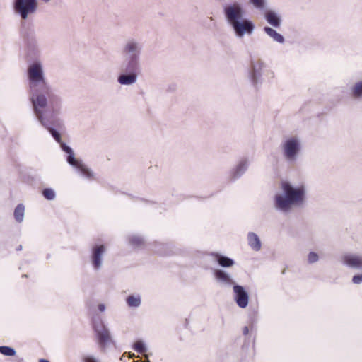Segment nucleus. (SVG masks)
<instances>
[{
    "instance_id": "nucleus-30",
    "label": "nucleus",
    "mask_w": 362,
    "mask_h": 362,
    "mask_svg": "<svg viewBox=\"0 0 362 362\" xmlns=\"http://www.w3.org/2000/svg\"><path fill=\"white\" fill-rule=\"evenodd\" d=\"M319 260V255L315 252H310L307 256V261L308 264H313Z\"/></svg>"
},
{
    "instance_id": "nucleus-4",
    "label": "nucleus",
    "mask_w": 362,
    "mask_h": 362,
    "mask_svg": "<svg viewBox=\"0 0 362 362\" xmlns=\"http://www.w3.org/2000/svg\"><path fill=\"white\" fill-rule=\"evenodd\" d=\"M42 95L45 98V105L37 106L33 101H30L33 105V112L39 122L43 127H47V120L44 117L43 109L48 107L52 113H57L62 107V99L59 96L53 93L51 87L47 91H42Z\"/></svg>"
},
{
    "instance_id": "nucleus-29",
    "label": "nucleus",
    "mask_w": 362,
    "mask_h": 362,
    "mask_svg": "<svg viewBox=\"0 0 362 362\" xmlns=\"http://www.w3.org/2000/svg\"><path fill=\"white\" fill-rule=\"evenodd\" d=\"M134 349L140 354H144L147 350L145 344L141 340H138L135 342Z\"/></svg>"
},
{
    "instance_id": "nucleus-41",
    "label": "nucleus",
    "mask_w": 362,
    "mask_h": 362,
    "mask_svg": "<svg viewBox=\"0 0 362 362\" xmlns=\"http://www.w3.org/2000/svg\"><path fill=\"white\" fill-rule=\"evenodd\" d=\"M133 362H141V360L134 361Z\"/></svg>"
},
{
    "instance_id": "nucleus-18",
    "label": "nucleus",
    "mask_w": 362,
    "mask_h": 362,
    "mask_svg": "<svg viewBox=\"0 0 362 362\" xmlns=\"http://www.w3.org/2000/svg\"><path fill=\"white\" fill-rule=\"evenodd\" d=\"M264 18L267 22L274 28H279L281 25V16L274 10H265Z\"/></svg>"
},
{
    "instance_id": "nucleus-7",
    "label": "nucleus",
    "mask_w": 362,
    "mask_h": 362,
    "mask_svg": "<svg viewBox=\"0 0 362 362\" xmlns=\"http://www.w3.org/2000/svg\"><path fill=\"white\" fill-rule=\"evenodd\" d=\"M38 8L37 0H13V9L21 20L25 21L34 15Z\"/></svg>"
},
{
    "instance_id": "nucleus-9",
    "label": "nucleus",
    "mask_w": 362,
    "mask_h": 362,
    "mask_svg": "<svg viewBox=\"0 0 362 362\" xmlns=\"http://www.w3.org/2000/svg\"><path fill=\"white\" fill-rule=\"evenodd\" d=\"M62 149L68 154L66 157L67 163L72 167L77 169L81 174L86 178L90 179L93 177V173L81 160L75 158V155L72 148L65 143H61Z\"/></svg>"
},
{
    "instance_id": "nucleus-21",
    "label": "nucleus",
    "mask_w": 362,
    "mask_h": 362,
    "mask_svg": "<svg viewBox=\"0 0 362 362\" xmlns=\"http://www.w3.org/2000/svg\"><path fill=\"white\" fill-rule=\"evenodd\" d=\"M215 257L218 264L222 267H231L235 264V261L226 256L216 254Z\"/></svg>"
},
{
    "instance_id": "nucleus-39",
    "label": "nucleus",
    "mask_w": 362,
    "mask_h": 362,
    "mask_svg": "<svg viewBox=\"0 0 362 362\" xmlns=\"http://www.w3.org/2000/svg\"><path fill=\"white\" fill-rule=\"evenodd\" d=\"M43 2L45 3H48L51 0H42Z\"/></svg>"
},
{
    "instance_id": "nucleus-34",
    "label": "nucleus",
    "mask_w": 362,
    "mask_h": 362,
    "mask_svg": "<svg viewBox=\"0 0 362 362\" xmlns=\"http://www.w3.org/2000/svg\"><path fill=\"white\" fill-rule=\"evenodd\" d=\"M98 310L100 312H103L105 310V305L103 303L98 305Z\"/></svg>"
},
{
    "instance_id": "nucleus-11",
    "label": "nucleus",
    "mask_w": 362,
    "mask_h": 362,
    "mask_svg": "<svg viewBox=\"0 0 362 362\" xmlns=\"http://www.w3.org/2000/svg\"><path fill=\"white\" fill-rule=\"evenodd\" d=\"M26 44V52L28 56L33 57L39 54L37 41L34 30H30L23 34Z\"/></svg>"
},
{
    "instance_id": "nucleus-8",
    "label": "nucleus",
    "mask_w": 362,
    "mask_h": 362,
    "mask_svg": "<svg viewBox=\"0 0 362 362\" xmlns=\"http://www.w3.org/2000/svg\"><path fill=\"white\" fill-rule=\"evenodd\" d=\"M143 49V43L136 38L131 37L126 40L124 42L121 49V54L123 58L141 60Z\"/></svg>"
},
{
    "instance_id": "nucleus-5",
    "label": "nucleus",
    "mask_w": 362,
    "mask_h": 362,
    "mask_svg": "<svg viewBox=\"0 0 362 362\" xmlns=\"http://www.w3.org/2000/svg\"><path fill=\"white\" fill-rule=\"evenodd\" d=\"M121 73L117 82L122 86H131L136 83L141 71V60L123 58L120 65Z\"/></svg>"
},
{
    "instance_id": "nucleus-19",
    "label": "nucleus",
    "mask_w": 362,
    "mask_h": 362,
    "mask_svg": "<svg viewBox=\"0 0 362 362\" xmlns=\"http://www.w3.org/2000/svg\"><path fill=\"white\" fill-rule=\"evenodd\" d=\"M247 243L249 246L255 251L261 250L262 243L259 236L253 232H250L247 234Z\"/></svg>"
},
{
    "instance_id": "nucleus-3",
    "label": "nucleus",
    "mask_w": 362,
    "mask_h": 362,
    "mask_svg": "<svg viewBox=\"0 0 362 362\" xmlns=\"http://www.w3.org/2000/svg\"><path fill=\"white\" fill-rule=\"evenodd\" d=\"M27 71L30 100L41 107L45 103V98L42 95V91H47L50 86L45 78L41 62L33 63L28 66Z\"/></svg>"
},
{
    "instance_id": "nucleus-17",
    "label": "nucleus",
    "mask_w": 362,
    "mask_h": 362,
    "mask_svg": "<svg viewBox=\"0 0 362 362\" xmlns=\"http://www.w3.org/2000/svg\"><path fill=\"white\" fill-rule=\"evenodd\" d=\"M214 276L218 283L224 286H233L236 285L231 275L223 269H216Z\"/></svg>"
},
{
    "instance_id": "nucleus-14",
    "label": "nucleus",
    "mask_w": 362,
    "mask_h": 362,
    "mask_svg": "<svg viewBox=\"0 0 362 362\" xmlns=\"http://www.w3.org/2000/svg\"><path fill=\"white\" fill-rule=\"evenodd\" d=\"M105 251V247L103 245H95L93 247L91 261L95 270L100 269L102 266V257Z\"/></svg>"
},
{
    "instance_id": "nucleus-20",
    "label": "nucleus",
    "mask_w": 362,
    "mask_h": 362,
    "mask_svg": "<svg viewBox=\"0 0 362 362\" xmlns=\"http://www.w3.org/2000/svg\"><path fill=\"white\" fill-rule=\"evenodd\" d=\"M264 33L269 36L274 41L279 42V43H284L285 40L282 35L277 33L275 30L270 27H264Z\"/></svg>"
},
{
    "instance_id": "nucleus-33",
    "label": "nucleus",
    "mask_w": 362,
    "mask_h": 362,
    "mask_svg": "<svg viewBox=\"0 0 362 362\" xmlns=\"http://www.w3.org/2000/svg\"><path fill=\"white\" fill-rule=\"evenodd\" d=\"M83 362H100L98 359L92 356H86L83 358Z\"/></svg>"
},
{
    "instance_id": "nucleus-12",
    "label": "nucleus",
    "mask_w": 362,
    "mask_h": 362,
    "mask_svg": "<svg viewBox=\"0 0 362 362\" xmlns=\"http://www.w3.org/2000/svg\"><path fill=\"white\" fill-rule=\"evenodd\" d=\"M233 298L238 306L241 308H245L249 303V295L243 286L240 285H234Z\"/></svg>"
},
{
    "instance_id": "nucleus-1",
    "label": "nucleus",
    "mask_w": 362,
    "mask_h": 362,
    "mask_svg": "<svg viewBox=\"0 0 362 362\" xmlns=\"http://www.w3.org/2000/svg\"><path fill=\"white\" fill-rule=\"evenodd\" d=\"M307 194V187L303 182L282 180L279 183V191L274 197V207L278 211L288 213L305 204Z\"/></svg>"
},
{
    "instance_id": "nucleus-27",
    "label": "nucleus",
    "mask_w": 362,
    "mask_h": 362,
    "mask_svg": "<svg viewBox=\"0 0 362 362\" xmlns=\"http://www.w3.org/2000/svg\"><path fill=\"white\" fill-rule=\"evenodd\" d=\"M0 353L6 356H13L16 354V351L10 346H0Z\"/></svg>"
},
{
    "instance_id": "nucleus-26",
    "label": "nucleus",
    "mask_w": 362,
    "mask_h": 362,
    "mask_svg": "<svg viewBox=\"0 0 362 362\" xmlns=\"http://www.w3.org/2000/svg\"><path fill=\"white\" fill-rule=\"evenodd\" d=\"M129 243L134 247H140L144 244L143 238L137 235H133L129 238Z\"/></svg>"
},
{
    "instance_id": "nucleus-36",
    "label": "nucleus",
    "mask_w": 362,
    "mask_h": 362,
    "mask_svg": "<svg viewBox=\"0 0 362 362\" xmlns=\"http://www.w3.org/2000/svg\"><path fill=\"white\" fill-rule=\"evenodd\" d=\"M267 74L269 75L272 78L274 76V74L272 71H268Z\"/></svg>"
},
{
    "instance_id": "nucleus-40",
    "label": "nucleus",
    "mask_w": 362,
    "mask_h": 362,
    "mask_svg": "<svg viewBox=\"0 0 362 362\" xmlns=\"http://www.w3.org/2000/svg\"><path fill=\"white\" fill-rule=\"evenodd\" d=\"M141 362H150V361L148 358H146L144 361H141Z\"/></svg>"
},
{
    "instance_id": "nucleus-2",
    "label": "nucleus",
    "mask_w": 362,
    "mask_h": 362,
    "mask_svg": "<svg viewBox=\"0 0 362 362\" xmlns=\"http://www.w3.org/2000/svg\"><path fill=\"white\" fill-rule=\"evenodd\" d=\"M227 23L232 28L238 38L245 35H251L255 30L254 23L245 18V10L243 6L238 2L227 5L223 9Z\"/></svg>"
},
{
    "instance_id": "nucleus-24",
    "label": "nucleus",
    "mask_w": 362,
    "mask_h": 362,
    "mask_svg": "<svg viewBox=\"0 0 362 362\" xmlns=\"http://www.w3.org/2000/svg\"><path fill=\"white\" fill-rule=\"evenodd\" d=\"M351 93L354 97H362V81L356 83L351 88Z\"/></svg>"
},
{
    "instance_id": "nucleus-10",
    "label": "nucleus",
    "mask_w": 362,
    "mask_h": 362,
    "mask_svg": "<svg viewBox=\"0 0 362 362\" xmlns=\"http://www.w3.org/2000/svg\"><path fill=\"white\" fill-rule=\"evenodd\" d=\"M264 67V63L260 59L251 61L248 78L255 87H257L262 83V74Z\"/></svg>"
},
{
    "instance_id": "nucleus-16",
    "label": "nucleus",
    "mask_w": 362,
    "mask_h": 362,
    "mask_svg": "<svg viewBox=\"0 0 362 362\" xmlns=\"http://www.w3.org/2000/svg\"><path fill=\"white\" fill-rule=\"evenodd\" d=\"M250 161L247 158L240 159L230 173L231 180H236L241 177L247 170Z\"/></svg>"
},
{
    "instance_id": "nucleus-28",
    "label": "nucleus",
    "mask_w": 362,
    "mask_h": 362,
    "mask_svg": "<svg viewBox=\"0 0 362 362\" xmlns=\"http://www.w3.org/2000/svg\"><path fill=\"white\" fill-rule=\"evenodd\" d=\"M250 2L259 10H265L267 7V0H250Z\"/></svg>"
},
{
    "instance_id": "nucleus-35",
    "label": "nucleus",
    "mask_w": 362,
    "mask_h": 362,
    "mask_svg": "<svg viewBox=\"0 0 362 362\" xmlns=\"http://www.w3.org/2000/svg\"><path fill=\"white\" fill-rule=\"evenodd\" d=\"M243 334L247 335L249 332V329L247 327H245L243 330Z\"/></svg>"
},
{
    "instance_id": "nucleus-31",
    "label": "nucleus",
    "mask_w": 362,
    "mask_h": 362,
    "mask_svg": "<svg viewBox=\"0 0 362 362\" xmlns=\"http://www.w3.org/2000/svg\"><path fill=\"white\" fill-rule=\"evenodd\" d=\"M43 196L48 200H53L55 198V193L53 189L46 188L42 191Z\"/></svg>"
},
{
    "instance_id": "nucleus-32",
    "label": "nucleus",
    "mask_w": 362,
    "mask_h": 362,
    "mask_svg": "<svg viewBox=\"0 0 362 362\" xmlns=\"http://www.w3.org/2000/svg\"><path fill=\"white\" fill-rule=\"evenodd\" d=\"M352 282L355 284H360L362 283V274L354 275L352 278Z\"/></svg>"
},
{
    "instance_id": "nucleus-37",
    "label": "nucleus",
    "mask_w": 362,
    "mask_h": 362,
    "mask_svg": "<svg viewBox=\"0 0 362 362\" xmlns=\"http://www.w3.org/2000/svg\"><path fill=\"white\" fill-rule=\"evenodd\" d=\"M39 362H50V361H48V360H47V359H40V360L39 361Z\"/></svg>"
},
{
    "instance_id": "nucleus-22",
    "label": "nucleus",
    "mask_w": 362,
    "mask_h": 362,
    "mask_svg": "<svg viewBox=\"0 0 362 362\" xmlns=\"http://www.w3.org/2000/svg\"><path fill=\"white\" fill-rule=\"evenodd\" d=\"M126 302L130 308H138L141 303L139 295H130L126 298Z\"/></svg>"
},
{
    "instance_id": "nucleus-15",
    "label": "nucleus",
    "mask_w": 362,
    "mask_h": 362,
    "mask_svg": "<svg viewBox=\"0 0 362 362\" xmlns=\"http://www.w3.org/2000/svg\"><path fill=\"white\" fill-rule=\"evenodd\" d=\"M342 262L351 268L362 269V255L346 254L343 256Z\"/></svg>"
},
{
    "instance_id": "nucleus-6",
    "label": "nucleus",
    "mask_w": 362,
    "mask_h": 362,
    "mask_svg": "<svg viewBox=\"0 0 362 362\" xmlns=\"http://www.w3.org/2000/svg\"><path fill=\"white\" fill-rule=\"evenodd\" d=\"M280 148L284 160L289 163H294L302 151V139L298 135L285 136L281 143Z\"/></svg>"
},
{
    "instance_id": "nucleus-13",
    "label": "nucleus",
    "mask_w": 362,
    "mask_h": 362,
    "mask_svg": "<svg viewBox=\"0 0 362 362\" xmlns=\"http://www.w3.org/2000/svg\"><path fill=\"white\" fill-rule=\"evenodd\" d=\"M94 330L96 333L97 339L100 346L103 349L112 341L110 332L105 326L100 323L98 325H94Z\"/></svg>"
},
{
    "instance_id": "nucleus-38",
    "label": "nucleus",
    "mask_w": 362,
    "mask_h": 362,
    "mask_svg": "<svg viewBox=\"0 0 362 362\" xmlns=\"http://www.w3.org/2000/svg\"><path fill=\"white\" fill-rule=\"evenodd\" d=\"M22 249V246L21 245H19L18 247H17V250H21Z\"/></svg>"
},
{
    "instance_id": "nucleus-25",
    "label": "nucleus",
    "mask_w": 362,
    "mask_h": 362,
    "mask_svg": "<svg viewBox=\"0 0 362 362\" xmlns=\"http://www.w3.org/2000/svg\"><path fill=\"white\" fill-rule=\"evenodd\" d=\"M45 128H46L49 132V133L52 134V136H53V138L58 142L61 144V143H63L61 140V135L59 133L58 131H57L55 129L49 126V122L47 121V127H44Z\"/></svg>"
},
{
    "instance_id": "nucleus-23",
    "label": "nucleus",
    "mask_w": 362,
    "mask_h": 362,
    "mask_svg": "<svg viewBox=\"0 0 362 362\" xmlns=\"http://www.w3.org/2000/svg\"><path fill=\"white\" fill-rule=\"evenodd\" d=\"M25 206L22 204L17 205L14 210V217L16 221L21 223L23 220Z\"/></svg>"
}]
</instances>
